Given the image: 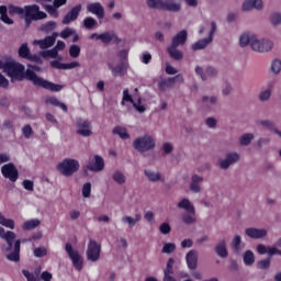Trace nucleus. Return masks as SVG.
Listing matches in <instances>:
<instances>
[{
    "mask_svg": "<svg viewBox=\"0 0 281 281\" xmlns=\"http://www.w3.org/2000/svg\"><path fill=\"white\" fill-rule=\"evenodd\" d=\"M9 14H19L20 19L25 20V7L24 9L21 7H15V5H9Z\"/></svg>",
    "mask_w": 281,
    "mask_h": 281,
    "instance_id": "45",
    "label": "nucleus"
},
{
    "mask_svg": "<svg viewBox=\"0 0 281 281\" xmlns=\"http://www.w3.org/2000/svg\"><path fill=\"white\" fill-rule=\"evenodd\" d=\"M27 67L29 68L25 71V78L26 80H30V82H33L35 87H43V89L55 92L63 91V85H56L36 76L35 71H41V67L32 64H29Z\"/></svg>",
    "mask_w": 281,
    "mask_h": 281,
    "instance_id": "2",
    "label": "nucleus"
},
{
    "mask_svg": "<svg viewBox=\"0 0 281 281\" xmlns=\"http://www.w3.org/2000/svg\"><path fill=\"white\" fill-rule=\"evenodd\" d=\"M69 56L71 58H78L80 56V46L76 45V44H72L70 47H69Z\"/></svg>",
    "mask_w": 281,
    "mask_h": 281,
    "instance_id": "55",
    "label": "nucleus"
},
{
    "mask_svg": "<svg viewBox=\"0 0 281 281\" xmlns=\"http://www.w3.org/2000/svg\"><path fill=\"white\" fill-rule=\"evenodd\" d=\"M57 170L64 177H72L75 172L80 170V162L76 159L66 158L57 164Z\"/></svg>",
    "mask_w": 281,
    "mask_h": 281,
    "instance_id": "8",
    "label": "nucleus"
},
{
    "mask_svg": "<svg viewBox=\"0 0 281 281\" xmlns=\"http://www.w3.org/2000/svg\"><path fill=\"white\" fill-rule=\"evenodd\" d=\"M56 38H58V33L54 32L44 40H35L33 45H38L41 49H49V47H53L54 43H56Z\"/></svg>",
    "mask_w": 281,
    "mask_h": 281,
    "instance_id": "21",
    "label": "nucleus"
},
{
    "mask_svg": "<svg viewBox=\"0 0 281 281\" xmlns=\"http://www.w3.org/2000/svg\"><path fill=\"white\" fill-rule=\"evenodd\" d=\"M139 221H142V214H136L135 217L128 215L122 217V222L127 224L130 229H133V227H135Z\"/></svg>",
    "mask_w": 281,
    "mask_h": 281,
    "instance_id": "32",
    "label": "nucleus"
},
{
    "mask_svg": "<svg viewBox=\"0 0 281 281\" xmlns=\"http://www.w3.org/2000/svg\"><path fill=\"white\" fill-rule=\"evenodd\" d=\"M215 254L220 258H227L229 256V252H227V241L221 240L216 246H215Z\"/></svg>",
    "mask_w": 281,
    "mask_h": 281,
    "instance_id": "30",
    "label": "nucleus"
},
{
    "mask_svg": "<svg viewBox=\"0 0 281 281\" xmlns=\"http://www.w3.org/2000/svg\"><path fill=\"white\" fill-rule=\"evenodd\" d=\"M124 102H131L138 111V113H145L146 112V106L142 105V99L139 98L137 102L133 100V97L128 92V89L123 90V99H122V105L124 106Z\"/></svg>",
    "mask_w": 281,
    "mask_h": 281,
    "instance_id": "17",
    "label": "nucleus"
},
{
    "mask_svg": "<svg viewBox=\"0 0 281 281\" xmlns=\"http://www.w3.org/2000/svg\"><path fill=\"white\" fill-rule=\"evenodd\" d=\"M77 135L80 137H91L93 135V126L91 122L85 119H79L77 121Z\"/></svg>",
    "mask_w": 281,
    "mask_h": 281,
    "instance_id": "15",
    "label": "nucleus"
},
{
    "mask_svg": "<svg viewBox=\"0 0 281 281\" xmlns=\"http://www.w3.org/2000/svg\"><path fill=\"white\" fill-rule=\"evenodd\" d=\"M72 34H76V30L71 27H66L60 32L59 36L61 38H69V36H72Z\"/></svg>",
    "mask_w": 281,
    "mask_h": 281,
    "instance_id": "59",
    "label": "nucleus"
},
{
    "mask_svg": "<svg viewBox=\"0 0 281 281\" xmlns=\"http://www.w3.org/2000/svg\"><path fill=\"white\" fill-rule=\"evenodd\" d=\"M274 47L273 41L269 38H258L255 35V38L251 40V49L257 52V54H269Z\"/></svg>",
    "mask_w": 281,
    "mask_h": 281,
    "instance_id": "10",
    "label": "nucleus"
},
{
    "mask_svg": "<svg viewBox=\"0 0 281 281\" xmlns=\"http://www.w3.org/2000/svg\"><path fill=\"white\" fill-rule=\"evenodd\" d=\"M271 99V90H263L259 93L260 102H269Z\"/></svg>",
    "mask_w": 281,
    "mask_h": 281,
    "instance_id": "56",
    "label": "nucleus"
},
{
    "mask_svg": "<svg viewBox=\"0 0 281 281\" xmlns=\"http://www.w3.org/2000/svg\"><path fill=\"white\" fill-rule=\"evenodd\" d=\"M43 19H47V13L41 11V7H38V4L25 5V27H30L32 25V21H43Z\"/></svg>",
    "mask_w": 281,
    "mask_h": 281,
    "instance_id": "6",
    "label": "nucleus"
},
{
    "mask_svg": "<svg viewBox=\"0 0 281 281\" xmlns=\"http://www.w3.org/2000/svg\"><path fill=\"white\" fill-rule=\"evenodd\" d=\"M203 176L193 175L191 176V182L189 184V190L193 192V194H200L201 184L203 183Z\"/></svg>",
    "mask_w": 281,
    "mask_h": 281,
    "instance_id": "24",
    "label": "nucleus"
},
{
    "mask_svg": "<svg viewBox=\"0 0 281 281\" xmlns=\"http://www.w3.org/2000/svg\"><path fill=\"white\" fill-rule=\"evenodd\" d=\"M172 87H175V83H172V79L168 78V79H161L158 82V89L159 91H166L167 89H172Z\"/></svg>",
    "mask_w": 281,
    "mask_h": 281,
    "instance_id": "42",
    "label": "nucleus"
},
{
    "mask_svg": "<svg viewBox=\"0 0 281 281\" xmlns=\"http://www.w3.org/2000/svg\"><path fill=\"white\" fill-rule=\"evenodd\" d=\"M265 2L262 0H245L241 4L243 12H251V10H263Z\"/></svg>",
    "mask_w": 281,
    "mask_h": 281,
    "instance_id": "20",
    "label": "nucleus"
},
{
    "mask_svg": "<svg viewBox=\"0 0 281 281\" xmlns=\"http://www.w3.org/2000/svg\"><path fill=\"white\" fill-rule=\"evenodd\" d=\"M240 161V154L237 151H229L225 155L224 159L220 160L218 166L221 170H228L231 166L234 164H238Z\"/></svg>",
    "mask_w": 281,
    "mask_h": 281,
    "instance_id": "14",
    "label": "nucleus"
},
{
    "mask_svg": "<svg viewBox=\"0 0 281 281\" xmlns=\"http://www.w3.org/2000/svg\"><path fill=\"white\" fill-rule=\"evenodd\" d=\"M269 144H271V138L269 137H260L256 142L258 150H262V148H265V146H269Z\"/></svg>",
    "mask_w": 281,
    "mask_h": 281,
    "instance_id": "50",
    "label": "nucleus"
},
{
    "mask_svg": "<svg viewBox=\"0 0 281 281\" xmlns=\"http://www.w3.org/2000/svg\"><path fill=\"white\" fill-rule=\"evenodd\" d=\"M83 26L86 30H93V27L98 26V21L91 16L86 18L83 20Z\"/></svg>",
    "mask_w": 281,
    "mask_h": 281,
    "instance_id": "49",
    "label": "nucleus"
},
{
    "mask_svg": "<svg viewBox=\"0 0 281 281\" xmlns=\"http://www.w3.org/2000/svg\"><path fill=\"white\" fill-rule=\"evenodd\" d=\"M177 207L186 211V213L182 214V223H184V225H193V223H196V211L189 199H182L178 202Z\"/></svg>",
    "mask_w": 281,
    "mask_h": 281,
    "instance_id": "4",
    "label": "nucleus"
},
{
    "mask_svg": "<svg viewBox=\"0 0 281 281\" xmlns=\"http://www.w3.org/2000/svg\"><path fill=\"white\" fill-rule=\"evenodd\" d=\"M244 262L248 267H251V265H254L256 262V257L254 256V252L251 250H247L244 254Z\"/></svg>",
    "mask_w": 281,
    "mask_h": 281,
    "instance_id": "46",
    "label": "nucleus"
},
{
    "mask_svg": "<svg viewBox=\"0 0 281 281\" xmlns=\"http://www.w3.org/2000/svg\"><path fill=\"white\" fill-rule=\"evenodd\" d=\"M269 22H270V25H272L273 27H280L281 12L280 11L272 12L269 16Z\"/></svg>",
    "mask_w": 281,
    "mask_h": 281,
    "instance_id": "36",
    "label": "nucleus"
},
{
    "mask_svg": "<svg viewBox=\"0 0 281 281\" xmlns=\"http://www.w3.org/2000/svg\"><path fill=\"white\" fill-rule=\"evenodd\" d=\"M186 261L188 265V269L191 271H195L196 267H199V251L191 249L186 255Z\"/></svg>",
    "mask_w": 281,
    "mask_h": 281,
    "instance_id": "23",
    "label": "nucleus"
},
{
    "mask_svg": "<svg viewBox=\"0 0 281 281\" xmlns=\"http://www.w3.org/2000/svg\"><path fill=\"white\" fill-rule=\"evenodd\" d=\"M240 243H243L240 235H236L232 240V247L237 254L240 252Z\"/></svg>",
    "mask_w": 281,
    "mask_h": 281,
    "instance_id": "53",
    "label": "nucleus"
},
{
    "mask_svg": "<svg viewBox=\"0 0 281 281\" xmlns=\"http://www.w3.org/2000/svg\"><path fill=\"white\" fill-rule=\"evenodd\" d=\"M44 10H46L48 12V14H50V16H55L58 18V8L56 7L55 3L52 4H44L43 5Z\"/></svg>",
    "mask_w": 281,
    "mask_h": 281,
    "instance_id": "48",
    "label": "nucleus"
},
{
    "mask_svg": "<svg viewBox=\"0 0 281 281\" xmlns=\"http://www.w3.org/2000/svg\"><path fill=\"white\" fill-rule=\"evenodd\" d=\"M80 12H82V4H77L64 16L61 21L63 25H69V23L77 21Z\"/></svg>",
    "mask_w": 281,
    "mask_h": 281,
    "instance_id": "18",
    "label": "nucleus"
},
{
    "mask_svg": "<svg viewBox=\"0 0 281 281\" xmlns=\"http://www.w3.org/2000/svg\"><path fill=\"white\" fill-rule=\"evenodd\" d=\"M201 104L204 106V109H209L212 111L216 104H218V97L216 95H203L201 99Z\"/></svg>",
    "mask_w": 281,
    "mask_h": 281,
    "instance_id": "28",
    "label": "nucleus"
},
{
    "mask_svg": "<svg viewBox=\"0 0 281 281\" xmlns=\"http://www.w3.org/2000/svg\"><path fill=\"white\" fill-rule=\"evenodd\" d=\"M155 138L150 135H144L133 140V148L137 153H148V150H155Z\"/></svg>",
    "mask_w": 281,
    "mask_h": 281,
    "instance_id": "7",
    "label": "nucleus"
},
{
    "mask_svg": "<svg viewBox=\"0 0 281 281\" xmlns=\"http://www.w3.org/2000/svg\"><path fill=\"white\" fill-rule=\"evenodd\" d=\"M82 196L89 199L91 196V182H87L82 187Z\"/></svg>",
    "mask_w": 281,
    "mask_h": 281,
    "instance_id": "60",
    "label": "nucleus"
},
{
    "mask_svg": "<svg viewBox=\"0 0 281 281\" xmlns=\"http://www.w3.org/2000/svg\"><path fill=\"white\" fill-rule=\"evenodd\" d=\"M89 170L91 172H102L104 170V159L101 156H94L90 158L88 166L83 167V173L89 175Z\"/></svg>",
    "mask_w": 281,
    "mask_h": 281,
    "instance_id": "12",
    "label": "nucleus"
},
{
    "mask_svg": "<svg viewBox=\"0 0 281 281\" xmlns=\"http://www.w3.org/2000/svg\"><path fill=\"white\" fill-rule=\"evenodd\" d=\"M109 69L112 71L114 78H122L126 76V71H128V63L127 61H120L116 66L109 64Z\"/></svg>",
    "mask_w": 281,
    "mask_h": 281,
    "instance_id": "19",
    "label": "nucleus"
},
{
    "mask_svg": "<svg viewBox=\"0 0 281 281\" xmlns=\"http://www.w3.org/2000/svg\"><path fill=\"white\" fill-rule=\"evenodd\" d=\"M112 179L115 183H117V186H124V183H126V176L120 170L113 172Z\"/></svg>",
    "mask_w": 281,
    "mask_h": 281,
    "instance_id": "37",
    "label": "nucleus"
},
{
    "mask_svg": "<svg viewBox=\"0 0 281 281\" xmlns=\"http://www.w3.org/2000/svg\"><path fill=\"white\" fill-rule=\"evenodd\" d=\"M0 238L5 240L8 247L5 249L7 260L19 262L21 260V239H16V234L12 231L5 233L3 227H0Z\"/></svg>",
    "mask_w": 281,
    "mask_h": 281,
    "instance_id": "1",
    "label": "nucleus"
},
{
    "mask_svg": "<svg viewBox=\"0 0 281 281\" xmlns=\"http://www.w3.org/2000/svg\"><path fill=\"white\" fill-rule=\"evenodd\" d=\"M19 56L21 58H29L30 56V47H27V43H24L19 48Z\"/></svg>",
    "mask_w": 281,
    "mask_h": 281,
    "instance_id": "52",
    "label": "nucleus"
},
{
    "mask_svg": "<svg viewBox=\"0 0 281 281\" xmlns=\"http://www.w3.org/2000/svg\"><path fill=\"white\" fill-rule=\"evenodd\" d=\"M56 22L49 21L40 26V32H45V34H49V32H54L56 30Z\"/></svg>",
    "mask_w": 281,
    "mask_h": 281,
    "instance_id": "43",
    "label": "nucleus"
},
{
    "mask_svg": "<svg viewBox=\"0 0 281 281\" xmlns=\"http://www.w3.org/2000/svg\"><path fill=\"white\" fill-rule=\"evenodd\" d=\"M258 269L267 270L271 267V260L270 259H263L257 262Z\"/></svg>",
    "mask_w": 281,
    "mask_h": 281,
    "instance_id": "58",
    "label": "nucleus"
},
{
    "mask_svg": "<svg viewBox=\"0 0 281 281\" xmlns=\"http://www.w3.org/2000/svg\"><path fill=\"white\" fill-rule=\"evenodd\" d=\"M171 227H170V224H168V223H162L161 225H160V227H159V232H160V234H170V232H171Z\"/></svg>",
    "mask_w": 281,
    "mask_h": 281,
    "instance_id": "63",
    "label": "nucleus"
},
{
    "mask_svg": "<svg viewBox=\"0 0 281 281\" xmlns=\"http://www.w3.org/2000/svg\"><path fill=\"white\" fill-rule=\"evenodd\" d=\"M87 10L91 14H95L97 19H104V7L100 2H93L87 5Z\"/></svg>",
    "mask_w": 281,
    "mask_h": 281,
    "instance_id": "26",
    "label": "nucleus"
},
{
    "mask_svg": "<svg viewBox=\"0 0 281 281\" xmlns=\"http://www.w3.org/2000/svg\"><path fill=\"white\" fill-rule=\"evenodd\" d=\"M147 7L151 10H165V12H181V3L166 0H147Z\"/></svg>",
    "mask_w": 281,
    "mask_h": 281,
    "instance_id": "5",
    "label": "nucleus"
},
{
    "mask_svg": "<svg viewBox=\"0 0 281 281\" xmlns=\"http://www.w3.org/2000/svg\"><path fill=\"white\" fill-rule=\"evenodd\" d=\"M114 38H117L115 31H108L99 34V41L104 45H109Z\"/></svg>",
    "mask_w": 281,
    "mask_h": 281,
    "instance_id": "31",
    "label": "nucleus"
},
{
    "mask_svg": "<svg viewBox=\"0 0 281 281\" xmlns=\"http://www.w3.org/2000/svg\"><path fill=\"white\" fill-rule=\"evenodd\" d=\"M175 249H177V245L173 243H166L162 247L161 254H175Z\"/></svg>",
    "mask_w": 281,
    "mask_h": 281,
    "instance_id": "54",
    "label": "nucleus"
},
{
    "mask_svg": "<svg viewBox=\"0 0 281 281\" xmlns=\"http://www.w3.org/2000/svg\"><path fill=\"white\" fill-rule=\"evenodd\" d=\"M254 139H256L254 133H245L239 137L238 142L240 146H251Z\"/></svg>",
    "mask_w": 281,
    "mask_h": 281,
    "instance_id": "34",
    "label": "nucleus"
},
{
    "mask_svg": "<svg viewBox=\"0 0 281 281\" xmlns=\"http://www.w3.org/2000/svg\"><path fill=\"white\" fill-rule=\"evenodd\" d=\"M205 76L206 78L207 76L209 78H216V76H218V71H216L214 67L209 66L205 69Z\"/></svg>",
    "mask_w": 281,
    "mask_h": 281,
    "instance_id": "62",
    "label": "nucleus"
},
{
    "mask_svg": "<svg viewBox=\"0 0 281 281\" xmlns=\"http://www.w3.org/2000/svg\"><path fill=\"white\" fill-rule=\"evenodd\" d=\"M42 268L38 266L34 272H30L29 270H22V273L24 278H26L27 281H37L38 277L41 276Z\"/></svg>",
    "mask_w": 281,
    "mask_h": 281,
    "instance_id": "33",
    "label": "nucleus"
},
{
    "mask_svg": "<svg viewBox=\"0 0 281 281\" xmlns=\"http://www.w3.org/2000/svg\"><path fill=\"white\" fill-rule=\"evenodd\" d=\"M47 254V248L38 247L34 249V257L35 258H43Z\"/></svg>",
    "mask_w": 281,
    "mask_h": 281,
    "instance_id": "61",
    "label": "nucleus"
},
{
    "mask_svg": "<svg viewBox=\"0 0 281 281\" xmlns=\"http://www.w3.org/2000/svg\"><path fill=\"white\" fill-rule=\"evenodd\" d=\"M102 251V246L98 244V241L90 239L88 244V249H87V259L90 262H98L100 260V254Z\"/></svg>",
    "mask_w": 281,
    "mask_h": 281,
    "instance_id": "11",
    "label": "nucleus"
},
{
    "mask_svg": "<svg viewBox=\"0 0 281 281\" xmlns=\"http://www.w3.org/2000/svg\"><path fill=\"white\" fill-rule=\"evenodd\" d=\"M144 176L150 183H159V181L164 182V176H161V172L159 171L153 169H145Z\"/></svg>",
    "mask_w": 281,
    "mask_h": 281,
    "instance_id": "25",
    "label": "nucleus"
},
{
    "mask_svg": "<svg viewBox=\"0 0 281 281\" xmlns=\"http://www.w3.org/2000/svg\"><path fill=\"white\" fill-rule=\"evenodd\" d=\"M270 71L273 74V76H280L281 60L279 58H276L271 61Z\"/></svg>",
    "mask_w": 281,
    "mask_h": 281,
    "instance_id": "44",
    "label": "nucleus"
},
{
    "mask_svg": "<svg viewBox=\"0 0 281 281\" xmlns=\"http://www.w3.org/2000/svg\"><path fill=\"white\" fill-rule=\"evenodd\" d=\"M38 225H41L40 220H29L23 223L22 229H24V232H30L32 229H36V227H38Z\"/></svg>",
    "mask_w": 281,
    "mask_h": 281,
    "instance_id": "38",
    "label": "nucleus"
},
{
    "mask_svg": "<svg viewBox=\"0 0 281 281\" xmlns=\"http://www.w3.org/2000/svg\"><path fill=\"white\" fill-rule=\"evenodd\" d=\"M46 104H52V106H59L64 113H67V104L60 102L57 98L50 97L46 99Z\"/></svg>",
    "mask_w": 281,
    "mask_h": 281,
    "instance_id": "35",
    "label": "nucleus"
},
{
    "mask_svg": "<svg viewBox=\"0 0 281 281\" xmlns=\"http://www.w3.org/2000/svg\"><path fill=\"white\" fill-rule=\"evenodd\" d=\"M258 126H261L262 128H267L268 131H277L276 124L270 120L258 121Z\"/></svg>",
    "mask_w": 281,
    "mask_h": 281,
    "instance_id": "47",
    "label": "nucleus"
},
{
    "mask_svg": "<svg viewBox=\"0 0 281 281\" xmlns=\"http://www.w3.org/2000/svg\"><path fill=\"white\" fill-rule=\"evenodd\" d=\"M11 78V82H16V80H25V66L16 61H8L7 72Z\"/></svg>",
    "mask_w": 281,
    "mask_h": 281,
    "instance_id": "9",
    "label": "nucleus"
},
{
    "mask_svg": "<svg viewBox=\"0 0 281 281\" xmlns=\"http://www.w3.org/2000/svg\"><path fill=\"white\" fill-rule=\"evenodd\" d=\"M1 173L4 179H10L12 183L16 182V180L19 179V169H16V167L12 162L2 166Z\"/></svg>",
    "mask_w": 281,
    "mask_h": 281,
    "instance_id": "16",
    "label": "nucleus"
},
{
    "mask_svg": "<svg viewBox=\"0 0 281 281\" xmlns=\"http://www.w3.org/2000/svg\"><path fill=\"white\" fill-rule=\"evenodd\" d=\"M214 40H212V37H205L202 38L198 42H195L194 44H192L191 49L193 52H199L201 49H205V47H207V45H210Z\"/></svg>",
    "mask_w": 281,
    "mask_h": 281,
    "instance_id": "29",
    "label": "nucleus"
},
{
    "mask_svg": "<svg viewBox=\"0 0 281 281\" xmlns=\"http://www.w3.org/2000/svg\"><path fill=\"white\" fill-rule=\"evenodd\" d=\"M0 225L3 227H8L9 229H14V222L13 220H8L3 214L0 213Z\"/></svg>",
    "mask_w": 281,
    "mask_h": 281,
    "instance_id": "51",
    "label": "nucleus"
},
{
    "mask_svg": "<svg viewBox=\"0 0 281 281\" xmlns=\"http://www.w3.org/2000/svg\"><path fill=\"white\" fill-rule=\"evenodd\" d=\"M22 133H23L25 139H30V137H32V135H34V130H32L31 125H24L22 127Z\"/></svg>",
    "mask_w": 281,
    "mask_h": 281,
    "instance_id": "57",
    "label": "nucleus"
},
{
    "mask_svg": "<svg viewBox=\"0 0 281 281\" xmlns=\"http://www.w3.org/2000/svg\"><path fill=\"white\" fill-rule=\"evenodd\" d=\"M65 249L77 271H82V265L85 261L82 259V256H80V252H78V250H74L71 244H66Z\"/></svg>",
    "mask_w": 281,
    "mask_h": 281,
    "instance_id": "13",
    "label": "nucleus"
},
{
    "mask_svg": "<svg viewBox=\"0 0 281 281\" xmlns=\"http://www.w3.org/2000/svg\"><path fill=\"white\" fill-rule=\"evenodd\" d=\"M188 43V31L182 30L178 32L171 40V44L167 47V52L173 60H183V53L179 47Z\"/></svg>",
    "mask_w": 281,
    "mask_h": 281,
    "instance_id": "3",
    "label": "nucleus"
},
{
    "mask_svg": "<svg viewBox=\"0 0 281 281\" xmlns=\"http://www.w3.org/2000/svg\"><path fill=\"white\" fill-rule=\"evenodd\" d=\"M252 38H256V35H254V34L249 35L247 33L241 34L239 36V45H240V47H247V45H250V47H251V40Z\"/></svg>",
    "mask_w": 281,
    "mask_h": 281,
    "instance_id": "40",
    "label": "nucleus"
},
{
    "mask_svg": "<svg viewBox=\"0 0 281 281\" xmlns=\"http://www.w3.org/2000/svg\"><path fill=\"white\" fill-rule=\"evenodd\" d=\"M40 56H42V58H58L59 60H63V57L58 56V50H56V48L42 50L40 52Z\"/></svg>",
    "mask_w": 281,
    "mask_h": 281,
    "instance_id": "39",
    "label": "nucleus"
},
{
    "mask_svg": "<svg viewBox=\"0 0 281 281\" xmlns=\"http://www.w3.org/2000/svg\"><path fill=\"white\" fill-rule=\"evenodd\" d=\"M164 273V281H175V258L168 259Z\"/></svg>",
    "mask_w": 281,
    "mask_h": 281,
    "instance_id": "27",
    "label": "nucleus"
},
{
    "mask_svg": "<svg viewBox=\"0 0 281 281\" xmlns=\"http://www.w3.org/2000/svg\"><path fill=\"white\" fill-rule=\"evenodd\" d=\"M205 124L209 128H216V125L218 124V121L214 117H207L205 120Z\"/></svg>",
    "mask_w": 281,
    "mask_h": 281,
    "instance_id": "64",
    "label": "nucleus"
},
{
    "mask_svg": "<svg viewBox=\"0 0 281 281\" xmlns=\"http://www.w3.org/2000/svg\"><path fill=\"white\" fill-rule=\"evenodd\" d=\"M245 234L246 236H248V238H252L255 240H260L262 238H267V228H246L245 229Z\"/></svg>",
    "mask_w": 281,
    "mask_h": 281,
    "instance_id": "22",
    "label": "nucleus"
},
{
    "mask_svg": "<svg viewBox=\"0 0 281 281\" xmlns=\"http://www.w3.org/2000/svg\"><path fill=\"white\" fill-rule=\"evenodd\" d=\"M112 133H113V135H119V137H121V139H130L131 138V135H128V132L126 131V128L122 127V126L114 127Z\"/></svg>",
    "mask_w": 281,
    "mask_h": 281,
    "instance_id": "41",
    "label": "nucleus"
}]
</instances>
